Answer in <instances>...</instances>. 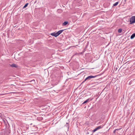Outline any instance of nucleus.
Instances as JSON below:
<instances>
[{"label": "nucleus", "mask_w": 135, "mask_h": 135, "mask_svg": "<svg viewBox=\"0 0 135 135\" xmlns=\"http://www.w3.org/2000/svg\"><path fill=\"white\" fill-rule=\"evenodd\" d=\"M130 24H132L135 22V16H133L130 19Z\"/></svg>", "instance_id": "obj_1"}, {"label": "nucleus", "mask_w": 135, "mask_h": 135, "mask_svg": "<svg viewBox=\"0 0 135 135\" xmlns=\"http://www.w3.org/2000/svg\"><path fill=\"white\" fill-rule=\"evenodd\" d=\"M96 77V76H89L85 78V80L84 81L87 80H90L92 78H95Z\"/></svg>", "instance_id": "obj_2"}, {"label": "nucleus", "mask_w": 135, "mask_h": 135, "mask_svg": "<svg viewBox=\"0 0 135 135\" xmlns=\"http://www.w3.org/2000/svg\"><path fill=\"white\" fill-rule=\"evenodd\" d=\"M51 35L53 36H54L56 37H57L58 35L57 34V32L55 33V32H53L51 34Z\"/></svg>", "instance_id": "obj_3"}, {"label": "nucleus", "mask_w": 135, "mask_h": 135, "mask_svg": "<svg viewBox=\"0 0 135 135\" xmlns=\"http://www.w3.org/2000/svg\"><path fill=\"white\" fill-rule=\"evenodd\" d=\"M64 30H60L57 32V34L58 36H59V35L61 34L64 31Z\"/></svg>", "instance_id": "obj_4"}, {"label": "nucleus", "mask_w": 135, "mask_h": 135, "mask_svg": "<svg viewBox=\"0 0 135 135\" xmlns=\"http://www.w3.org/2000/svg\"><path fill=\"white\" fill-rule=\"evenodd\" d=\"M10 66L12 67H17V66L15 64H13L12 65H9Z\"/></svg>", "instance_id": "obj_5"}, {"label": "nucleus", "mask_w": 135, "mask_h": 135, "mask_svg": "<svg viewBox=\"0 0 135 135\" xmlns=\"http://www.w3.org/2000/svg\"><path fill=\"white\" fill-rule=\"evenodd\" d=\"M68 23L67 21H65L63 23L62 25L63 26H65L68 24Z\"/></svg>", "instance_id": "obj_6"}, {"label": "nucleus", "mask_w": 135, "mask_h": 135, "mask_svg": "<svg viewBox=\"0 0 135 135\" xmlns=\"http://www.w3.org/2000/svg\"><path fill=\"white\" fill-rule=\"evenodd\" d=\"M135 37V33H134L131 36V39H133Z\"/></svg>", "instance_id": "obj_7"}, {"label": "nucleus", "mask_w": 135, "mask_h": 135, "mask_svg": "<svg viewBox=\"0 0 135 135\" xmlns=\"http://www.w3.org/2000/svg\"><path fill=\"white\" fill-rule=\"evenodd\" d=\"M89 100V99H88L87 100H86L83 103V104H84L85 103H86L87 102H88Z\"/></svg>", "instance_id": "obj_8"}, {"label": "nucleus", "mask_w": 135, "mask_h": 135, "mask_svg": "<svg viewBox=\"0 0 135 135\" xmlns=\"http://www.w3.org/2000/svg\"><path fill=\"white\" fill-rule=\"evenodd\" d=\"M103 126H100L98 127L97 128L98 129V130L99 129L102 128H103Z\"/></svg>", "instance_id": "obj_9"}, {"label": "nucleus", "mask_w": 135, "mask_h": 135, "mask_svg": "<svg viewBox=\"0 0 135 135\" xmlns=\"http://www.w3.org/2000/svg\"><path fill=\"white\" fill-rule=\"evenodd\" d=\"M28 3H27L25 4V5L23 7V9H24L26 8L28 6Z\"/></svg>", "instance_id": "obj_10"}, {"label": "nucleus", "mask_w": 135, "mask_h": 135, "mask_svg": "<svg viewBox=\"0 0 135 135\" xmlns=\"http://www.w3.org/2000/svg\"><path fill=\"white\" fill-rule=\"evenodd\" d=\"M122 29L121 28H120L118 30V32L119 33H121L122 31Z\"/></svg>", "instance_id": "obj_11"}, {"label": "nucleus", "mask_w": 135, "mask_h": 135, "mask_svg": "<svg viewBox=\"0 0 135 135\" xmlns=\"http://www.w3.org/2000/svg\"><path fill=\"white\" fill-rule=\"evenodd\" d=\"M98 130V129L97 128H95L93 130V132H95V131H97Z\"/></svg>", "instance_id": "obj_12"}, {"label": "nucleus", "mask_w": 135, "mask_h": 135, "mask_svg": "<svg viewBox=\"0 0 135 135\" xmlns=\"http://www.w3.org/2000/svg\"><path fill=\"white\" fill-rule=\"evenodd\" d=\"M120 129V128H119V129H115L114 131H113V133H115V132H116V130H118L119 129Z\"/></svg>", "instance_id": "obj_13"}, {"label": "nucleus", "mask_w": 135, "mask_h": 135, "mask_svg": "<svg viewBox=\"0 0 135 135\" xmlns=\"http://www.w3.org/2000/svg\"><path fill=\"white\" fill-rule=\"evenodd\" d=\"M118 2H116L115 3L113 4V5L114 6H116L118 4Z\"/></svg>", "instance_id": "obj_14"}, {"label": "nucleus", "mask_w": 135, "mask_h": 135, "mask_svg": "<svg viewBox=\"0 0 135 135\" xmlns=\"http://www.w3.org/2000/svg\"><path fill=\"white\" fill-rule=\"evenodd\" d=\"M2 116V114L0 113V117H1Z\"/></svg>", "instance_id": "obj_15"}, {"label": "nucleus", "mask_w": 135, "mask_h": 135, "mask_svg": "<svg viewBox=\"0 0 135 135\" xmlns=\"http://www.w3.org/2000/svg\"><path fill=\"white\" fill-rule=\"evenodd\" d=\"M92 100V99H91V100H90V101H91V100Z\"/></svg>", "instance_id": "obj_16"}]
</instances>
